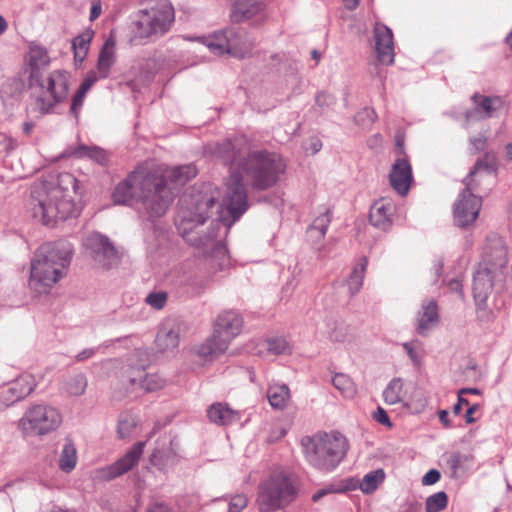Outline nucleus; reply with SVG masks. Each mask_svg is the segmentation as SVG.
<instances>
[{
	"label": "nucleus",
	"mask_w": 512,
	"mask_h": 512,
	"mask_svg": "<svg viewBox=\"0 0 512 512\" xmlns=\"http://www.w3.org/2000/svg\"><path fill=\"white\" fill-rule=\"evenodd\" d=\"M215 155L229 166L224 205L232 218L227 230L248 208L244 181L257 191L273 187L284 174L286 164L281 156L265 150L250 151L242 140H224L217 144Z\"/></svg>",
	"instance_id": "1"
},
{
	"label": "nucleus",
	"mask_w": 512,
	"mask_h": 512,
	"mask_svg": "<svg viewBox=\"0 0 512 512\" xmlns=\"http://www.w3.org/2000/svg\"><path fill=\"white\" fill-rule=\"evenodd\" d=\"M190 197L191 207L179 213L177 229L189 245L206 257L207 266L213 272L223 271L229 265L228 251L219 237L223 225L219 220H211L209 225L204 227L211 216L216 199L208 193L192 194Z\"/></svg>",
	"instance_id": "2"
},
{
	"label": "nucleus",
	"mask_w": 512,
	"mask_h": 512,
	"mask_svg": "<svg viewBox=\"0 0 512 512\" xmlns=\"http://www.w3.org/2000/svg\"><path fill=\"white\" fill-rule=\"evenodd\" d=\"M77 188V179L68 172L35 184L30 200L33 216L45 225L76 217L79 214V207L75 203Z\"/></svg>",
	"instance_id": "3"
},
{
	"label": "nucleus",
	"mask_w": 512,
	"mask_h": 512,
	"mask_svg": "<svg viewBox=\"0 0 512 512\" xmlns=\"http://www.w3.org/2000/svg\"><path fill=\"white\" fill-rule=\"evenodd\" d=\"M134 198L140 203L142 212L152 220L166 213L173 194L163 174L136 169L116 186L113 193L116 204H128Z\"/></svg>",
	"instance_id": "4"
},
{
	"label": "nucleus",
	"mask_w": 512,
	"mask_h": 512,
	"mask_svg": "<svg viewBox=\"0 0 512 512\" xmlns=\"http://www.w3.org/2000/svg\"><path fill=\"white\" fill-rule=\"evenodd\" d=\"M26 61L29 67L28 85L30 88L40 89L35 98L36 109L41 115L49 114L68 95L67 74L64 71L55 70L46 79L43 78L42 70L49 66L50 57L47 50L39 45L33 44L29 47Z\"/></svg>",
	"instance_id": "5"
},
{
	"label": "nucleus",
	"mask_w": 512,
	"mask_h": 512,
	"mask_svg": "<svg viewBox=\"0 0 512 512\" xmlns=\"http://www.w3.org/2000/svg\"><path fill=\"white\" fill-rule=\"evenodd\" d=\"M73 253L72 245L66 241L49 242L35 252L30 265L29 286L35 292L46 293L63 277Z\"/></svg>",
	"instance_id": "6"
},
{
	"label": "nucleus",
	"mask_w": 512,
	"mask_h": 512,
	"mask_svg": "<svg viewBox=\"0 0 512 512\" xmlns=\"http://www.w3.org/2000/svg\"><path fill=\"white\" fill-rule=\"evenodd\" d=\"M304 456L314 468L330 472L344 459L348 451V440L341 433H323L301 440Z\"/></svg>",
	"instance_id": "7"
},
{
	"label": "nucleus",
	"mask_w": 512,
	"mask_h": 512,
	"mask_svg": "<svg viewBox=\"0 0 512 512\" xmlns=\"http://www.w3.org/2000/svg\"><path fill=\"white\" fill-rule=\"evenodd\" d=\"M298 492L297 478L286 471H275L258 486L256 506L260 512H274L285 508Z\"/></svg>",
	"instance_id": "8"
},
{
	"label": "nucleus",
	"mask_w": 512,
	"mask_h": 512,
	"mask_svg": "<svg viewBox=\"0 0 512 512\" xmlns=\"http://www.w3.org/2000/svg\"><path fill=\"white\" fill-rule=\"evenodd\" d=\"M242 325L243 320L237 312H222L215 321L212 336L198 347L197 354L204 360L220 356L227 350L231 340L241 332Z\"/></svg>",
	"instance_id": "9"
},
{
	"label": "nucleus",
	"mask_w": 512,
	"mask_h": 512,
	"mask_svg": "<svg viewBox=\"0 0 512 512\" xmlns=\"http://www.w3.org/2000/svg\"><path fill=\"white\" fill-rule=\"evenodd\" d=\"M62 423L60 412L44 404H34L17 422V429L24 437H42L57 430Z\"/></svg>",
	"instance_id": "10"
},
{
	"label": "nucleus",
	"mask_w": 512,
	"mask_h": 512,
	"mask_svg": "<svg viewBox=\"0 0 512 512\" xmlns=\"http://www.w3.org/2000/svg\"><path fill=\"white\" fill-rule=\"evenodd\" d=\"M174 18V9L168 1L159 2L150 9L140 10L133 23L135 39L165 34L174 22Z\"/></svg>",
	"instance_id": "11"
},
{
	"label": "nucleus",
	"mask_w": 512,
	"mask_h": 512,
	"mask_svg": "<svg viewBox=\"0 0 512 512\" xmlns=\"http://www.w3.org/2000/svg\"><path fill=\"white\" fill-rule=\"evenodd\" d=\"M83 245L87 256L96 267L110 270L117 267L121 262V253L107 236L99 232L89 234Z\"/></svg>",
	"instance_id": "12"
},
{
	"label": "nucleus",
	"mask_w": 512,
	"mask_h": 512,
	"mask_svg": "<svg viewBox=\"0 0 512 512\" xmlns=\"http://www.w3.org/2000/svg\"><path fill=\"white\" fill-rule=\"evenodd\" d=\"M241 36V31L236 32L228 29L215 32L209 37H202L200 39L213 54L222 55L228 53L238 58H244L250 52V46H240L239 39Z\"/></svg>",
	"instance_id": "13"
},
{
	"label": "nucleus",
	"mask_w": 512,
	"mask_h": 512,
	"mask_svg": "<svg viewBox=\"0 0 512 512\" xmlns=\"http://www.w3.org/2000/svg\"><path fill=\"white\" fill-rule=\"evenodd\" d=\"M479 191L480 189H469L465 186V189L459 194L453 210L456 226L466 228L477 219L482 206V198L476 196L474 192Z\"/></svg>",
	"instance_id": "14"
},
{
	"label": "nucleus",
	"mask_w": 512,
	"mask_h": 512,
	"mask_svg": "<svg viewBox=\"0 0 512 512\" xmlns=\"http://www.w3.org/2000/svg\"><path fill=\"white\" fill-rule=\"evenodd\" d=\"M507 261V247L503 239L495 235L487 237L479 266L488 268L494 276H502Z\"/></svg>",
	"instance_id": "15"
},
{
	"label": "nucleus",
	"mask_w": 512,
	"mask_h": 512,
	"mask_svg": "<svg viewBox=\"0 0 512 512\" xmlns=\"http://www.w3.org/2000/svg\"><path fill=\"white\" fill-rule=\"evenodd\" d=\"M145 442L135 443L120 459L97 470V478L110 481L130 471L136 466L143 454Z\"/></svg>",
	"instance_id": "16"
},
{
	"label": "nucleus",
	"mask_w": 512,
	"mask_h": 512,
	"mask_svg": "<svg viewBox=\"0 0 512 512\" xmlns=\"http://www.w3.org/2000/svg\"><path fill=\"white\" fill-rule=\"evenodd\" d=\"M498 170V157L494 151L486 152L477 159L469 174L463 180L469 189H479L485 176H494Z\"/></svg>",
	"instance_id": "17"
},
{
	"label": "nucleus",
	"mask_w": 512,
	"mask_h": 512,
	"mask_svg": "<svg viewBox=\"0 0 512 512\" xmlns=\"http://www.w3.org/2000/svg\"><path fill=\"white\" fill-rule=\"evenodd\" d=\"M36 387L35 378L30 374H23L12 381L9 387L0 393V403L7 408L30 395Z\"/></svg>",
	"instance_id": "18"
},
{
	"label": "nucleus",
	"mask_w": 512,
	"mask_h": 512,
	"mask_svg": "<svg viewBox=\"0 0 512 512\" xmlns=\"http://www.w3.org/2000/svg\"><path fill=\"white\" fill-rule=\"evenodd\" d=\"M500 276H494L488 271V268L478 266L473 277V297L476 306L479 309H485L489 295L492 292L494 281H498Z\"/></svg>",
	"instance_id": "19"
},
{
	"label": "nucleus",
	"mask_w": 512,
	"mask_h": 512,
	"mask_svg": "<svg viewBox=\"0 0 512 512\" xmlns=\"http://www.w3.org/2000/svg\"><path fill=\"white\" fill-rule=\"evenodd\" d=\"M413 181L412 167L405 158H397L389 173L391 187L400 195L405 196Z\"/></svg>",
	"instance_id": "20"
},
{
	"label": "nucleus",
	"mask_w": 512,
	"mask_h": 512,
	"mask_svg": "<svg viewBox=\"0 0 512 512\" xmlns=\"http://www.w3.org/2000/svg\"><path fill=\"white\" fill-rule=\"evenodd\" d=\"M375 49L379 62L385 65L394 63V41L392 30L384 24L374 27Z\"/></svg>",
	"instance_id": "21"
},
{
	"label": "nucleus",
	"mask_w": 512,
	"mask_h": 512,
	"mask_svg": "<svg viewBox=\"0 0 512 512\" xmlns=\"http://www.w3.org/2000/svg\"><path fill=\"white\" fill-rule=\"evenodd\" d=\"M177 462V444L173 439L163 438L157 442V447L150 456V463L160 471L166 472L167 468Z\"/></svg>",
	"instance_id": "22"
},
{
	"label": "nucleus",
	"mask_w": 512,
	"mask_h": 512,
	"mask_svg": "<svg viewBox=\"0 0 512 512\" xmlns=\"http://www.w3.org/2000/svg\"><path fill=\"white\" fill-rule=\"evenodd\" d=\"M471 100L474 107L472 110L466 111L465 118L467 121L491 118L494 112L502 107V100L499 97L484 96L475 93L471 97Z\"/></svg>",
	"instance_id": "23"
},
{
	"label": "nucleus",
	"mask_w": 512,
	"mask_h": 512,
	"mask_svg": "<svg viewBox=\"0 0 512 512\" xmlns=\"http://www.w3.org/2000/svg\"><path fill=\"white\" fill-rule=\"evenodd\" d=\"M385 479V472L379 468L368 472L361 480L350 478L339 484V491L359 488L364 494L374 492Z\"/></svg>",
	"instance_id": "24"
},
{
	"label": "nucleus",
	"mask_w": 512,
	"mask_h": 512,
	"mask_svg": "<svg viewBox=\"0 0 512 512\" xmlns=\"http://www.w3.org/2000/svg\"><path fill=\"white\" fill-rule=\"evenodd\" d=\"M395 205L391 199L381 198L374 202L370 208L369 221L371 225L381 230H387L392 225Z\"/></svg>",
	"instance_id": "25"
},
{
	"label": "nucleus",
	"mask_w": 512,
	"mask_h": 512,
	"mask_svg": "<svg viewBox=\"0 0 512 512\" xmlns=\"http://www.w3.org/2000/svg\"><path fill=\"white\" fill-rule=\"evenodd\" d=\"M207 417L216 425L227 426L238 421L240 415L238 411L231 409L227 404L218 402L209 406Z\"/></svg>",
	"instance_id": "26"
},
{
	"label": "nucleus",
	"mask_w": 512,
	"mask_h": 512,
	"mask_svg": "<svg viewBox=\"0 0 512 512\" xmlns=\"http://www.w3.org/2000/svg\"><path fill=\"white\" fill-rule=\"evenodd\" d=\"M116 40L110 35L104 42L97 60V72L99 77L104 79L109 76L110 69L115 63Z\"/></svg>",
	"instance_id": "27"
},
{
	"label": "nucleus",
	"mask_w": 512,
	"mask_h": 512,
	"mask_svg": "<svg viewBox=\"0 0 512 512\" xmlns=\"http://www.w3.org/2000/svg\"><path fill=\"white\" fill-rule=\"evenodd\" d=\"M439 322L438 306L434 300L422 305V312L419 314L416 331L421 336H426Z\"/></svg>",
	"instance_id": "28"
},
{
	"label": "nucleus",
	"mask_w": 512,
	"mask_h": 512,
	"mask_svg": "<svg viewBox=\"0 0 512 512\" xmlns=\"http://www.w3.org/2000/svg\"><path fill=\"white\" fill-rule=\"evenodd\" d=\"M197 174V169L194 165L188 164L183 166H178L169 171L168 175L165 176L167 187L172 190L167 182V178L171 185L178 187L185 185L190 179L194 178ZM173 192V191H171ZM174 195V193H172Z\"/></svg>",
	"instance_id": "29"
},
{
	"label": "nucleus",
	"mask_w": 512,
	"mask_h": 512,
	"mask_svg": "<svg viewBox=\"0 0 512 512\" xmlns=\"http://www.w3.org/2000/svg\"><path fill=\"white\" fill-rule=\"evenodd\" d=\"M67 156L75 158H89L98 164L105 165L108 162L107 152L97 146L79 145L73 150L66 151Z\"/></svg>",
	"instance_id": "30"
},
{
	"label": "nucleus",
	"mask_w": 512,
	"mask_h": 512,
	"mask_svg": "<svg viewBox=\"0 0 512 512\" xmlns=\"http://www.w3.org/2000/svg\"><path fill=\"white\" fill-rule=\"evenodd\" d=\"M261 9L260 0H233V18L237 22L250 19Z\"/></svg>",
	"instance_id": "31"
},
{
	"label": "nucleus",
	"mask_w": 512,
	"mask_h": 512,
	"mask_svg": "<svg viewBox=\"0 0 512 512\" xmlns=\"http://www.w3.org/2000/svg\"><path fill=\"white\" fill-rule=\"evenodd\" d=\"M155 343L158 350L161 352L174 350L179 345L177 330L167 326L161 327L157 333Z\"/></svg>",
	"instance_id": "32"
},
{
	"label": "nucleus",
	"mask_w": 512,
	"mask_h": 512,
	"mask_svg": "<svg viewBox=\"0 0 512 512\" xmlns=\"http://www.w3.org/2000/svg\"><path fill=\"white\" fill-rule=\"evenodd\" d=\"M77 464V451L73 440L69 437L65 438L60 458L59 468L65 473L71 472Z\"/></svg>",
	"instance_id": "33"
},
{
	"label": "nucleus",
	"mask_w": 512,
	"mask_h": 512,
	"mask_svg": "<svg viewBox=\"0 0 512 512\" xmlns=\"http://www.w3.org/2000/svg\"><path fill=\"white\" fill-rule=\"evenodd\" d=\"M443 457L451 470V476L454 478L458 477L459 470H467L473 461L472 454H465L459 451L445 454Z\"/></svg>",
	"instance_id": "34"
},
{
	"label": "nucleus",
	"mask_w": 512,
	"mask_h": 512,
	"mask_svg": "<svg viewBox=\"0 0 512 512\" xmlns=\"http://www.w3.org/2000/svg\"><path fill=\"white\" fill-rule=\"evenodd\" d=\"M92 37L93 31L88 30L73 39L72 48L74 50V60L76 63H82L86 58Z\"/></svg>",
	"instance_id": "35"
},
{
	"label": "nucleus",
	"mask_w": 512,
	"mask_h": 512,
	"mask_svg": "<svg viewBox=\"0 0 512 512\" xmlns=\"http://www.w3.org/2000/svg\"><path fill=\"white\" fill-rule=\"evenodd\" d=\"M368 260L361 257L359 263L355 265L348 278V287L352 295L358 293L363 285V279L366 271Z\"/></svg>",
	"instance_id": "36"
},
{
	"label": "nucleus",
	"mask_w": 512,
	"mask_h": 512,
	"mask_svg": "<svg viewBox=\"0 0 512 512\" xmlns=\"http://www.w3.org/2000/svg\"><path fill=\"white\" fill-rule=\"evenodd\" d=\"M267 397L273 408L283 409L289 398V388L286 385L270 386L267 391Z\"/></svg>",
	"instance_id": "37"
},
{
	"label": "nucleus",
	"mask_w": 512,
	"mask_h": 512,
	"mask_svg": "<svg viewBox=\"0 0 512 512\" xmlns=\"http://www.w3.org/2000/svg\"><path fill=\"white\" fill-rule=\"evenodd\" d=\"M384 401L394 405L400 403L404 398L403 382L401 378L392 379L383 391Z\"/></svg>",
	"instance_id": "38"
},
{
	"label": "nucleus",
	"mask_w": 512,
	"mask_h": 512,
	"mask_svg": "<svg viewBox=\"0 0 512 512\" xmlns=\"http://www.w3.org/2000/svg\"><path fill=\"white\" fill-rule=\"evenodd\" d=\"M332 214L330 209L325 208L324 211L317 216L312 224L307 229V234L314 236V234H318V237H325L327 232V228L331 222Z\"/></svg>",
	"instance_id": "39"
},
{
	"label": "nucleus",
	"mask_w": 512,
	"mask_h": 512,
	"mask_svg": "<svg viewBox=\"0 0 512 512\" xmlns=\"http://www.w3.org/2000/svg\"><path fill=\"white\" fill-rule=\"evenodd\" d=\"M87 388V378L79 373L68 377L64 382V390L72 396L82 395Z\"/></svg>",
	"instance_id": "40"
},
{
	"label": "nucleus",
	"mask_w": 512,
	"mask_h": 512,
	"mask_svg": "<svg viewBox=\"0 0 512 512\" xmlns=\"http://www.w3.org/2000/svg\"><path fill=\"white\" fill-rule=\"evenodd\" d=\"M333 386L339 390L345 397H351L355 394L356 389L351 378L344 373H337L332 378Z\"/></svg>",
	"instance_id": "41"
},
{
	"label": "nucleus",
	"mask_w": 512,
	"mask_h": 512,
	"mask_svg": "<svg viewBox=\"0 0 512 512\" xmlns=\"http://www.w3.org/2000/svg\"><path fill=\"white\" fill-rule=\"evenodd\" d=\"M448 497L444 491L434 493L426 499V512H440L447 506Z\"/></svg>",
	"instance_id": "42"
},
{
	"label": "nucleus",
	"mask_w": 512,
	"mask_h": 512,
	"mask_svg": "<svg viewBox=\"0 0 512 512\" xmlns=\"http://www.w3.org/2000/svg\"><path fill=\"white\" fill-rule=\"evenodd\" d=\"M166 385V380L157 373H144L141 389L145 392L158 391Z\"/></svg>",
	"instance_id": "43"
},
{
	"label": "nucleus",
	"mask_w": 512,
	"mask_h": 512,
	"mask_svg": "<svg viewBox=\"0 0 512 512\" xmlns=\"http://www.w3.org/2000/svg\"><path fill=\"white\" fill-rule=\"evenodd\" d=\"M211 275L198 274L188 280V286L194 294H201L211 283Z\"/></svg>",
	"instance_id": "44"
},
{
	"label": "nucleus",
	"mask_w": 512,
	"mask_h": 512,
	"mask_svg": "<svg viewBox=\"0 0 512 512\" xmlns=\"http://www.w3.org/2000/svg\"><path fill=\"white\" fill-rule=\"evenodd\" d=\"M144 370L131 368L127 371V374L123 377V383L128 384L131 391H135L137 388L141 389L143 381Z\"/></svg>",
	"instance_id": "45"
},
{
	"label": "nucleus",
	"mask_w": 512,
	"mask_h": 512,
	"mask_svg": "<svg viewBox=\"0 0 512 512\" xmlns=\"http://www.w3.org/2000/svg\"><path fill=\"white\" fill-rule=\"evenodd\" d=\"M376 118V112L370 107L363 108L354 116L355 122L361 126H370Z\"/></svg>",
	"instance_id": "46"
},
{
	"label": "nucleus",
	"mask_w": 512,
	"mask_h": 512,
	"mask_svg": "<svg viewBox=\"0 0 512 512\" xmlns=\"http://www.w3.org/2000/svg\"><path fill=\"white\" fill-rule=\"evenodd\" d=\"M145 301L155 309H162L167 301V293L162 291L150 293L147 295Z\"/></svg>",
	"instance_id": "47"
},
{
	"label": "nucleus",
	"mask_w": 512,
	"mask_h": 512,
	"mask_svg": "<svg viewBox=\"0 0 512 512\" xmlns=\"http://www.w3.org/2000/svg\"><path fill=\"white\" fill-rule=\"evenodd\" d=\"M347 337L348 329L343 323H335L334 328L329 332V339L333 342L343 343Z\"/></svg>",
	"instance_id": "48"
},
{
	"label": "nucleus",
	"mask_w": 512,
	"mask_h": 512,
	"mask_svg": "<svg viewBox=\"0 0 512 512\" xmlns=\"http://www.w3.org/2000/svg\"><path fill=\"white\" fill-rule=\"evenodd\" d=\"M288 348V342L284 338L280 337L268 340V350L276 355L285 353Z\"/></svg>",
	"instance_id": "49"
},
{
	"label": "nucleus",
	"mask_w": 512,
	"mask_h": 512,
	"mask_svg": "<svg viewBox=\"0 0 512 512\" xmlns=\"http://www.w3.org/2000/svg\"><path fill=\"white\" fill-rule=\"evenodd\" d=\"M85 96L86 93L78 89L72 98L70 113L75 119H78L79 117V112L83 106Z\"/></svg>",
	"instance_id": "50"
},
{
	"label": "nucleus",
	"mask_w": 512,
	"mask_h": 512,
	"mask_svg": "<svg viewBox=\"0 0 512 512\" xmlns=\"http://www.w3.org/2000/svg\"><path fill=\"white\" fill-rule=\"evenodd\" d=\"M248 499L243 494L234 495L229 501L228 512H241L247 507Z\"/></svg>",
	"instance_id": "51"
},
{
	"label": "nucleus",
	"mask_w": 512,
	"mask_h": 512,
	"mask_svg": "<svg viewBox=\"0 0 512 512\" xmlns=\"http://www.w3.org/2000/svg\"><path fill=\"white\" fill-rule=\"evenodd\" d=\"M469 143L471 146V153L476 154L483 151L487 146V137L484 134H479L476 137H472L469 139Z\"/></svg>",
	"instance_id": "52"
},
{
	"label": "nucleus",
	"mask_w": 512,
	"mask_h": 512,
	"mask_svg": "<svg viewBox=\"0 0 512 512\" xmlns=\"http://www.w3.org/2000/svg\"><path fill=\"white\" fill-rule=\"evenodd\" d=\"M441 477V474L438 470L436 469H431L429 470L422 478V484L423 485H433L435 484L436 482L439 481Z\"/></svg>",
	"instance_id": "53"
},
{
	"label": "nucleus",
	"mask_w": 512,
	"mask_h": 512,
	"mask_svg": "<svg viewBox=\"0 0 512 512\" xmlns=\"http://www.w3.org/2000/svg\"><path fill=\"white\" fill-rule=\"evenodd\" d=\"M373 417L377 422H379L382 425H385L388 427L392 426V423L389 419L387 412L381 407L377 408L376 412H374Z\"/></svg>",
	"instance_id": "54"
},
{
	"label": "nucleus",
	"mask_w": 512,
	"mask_h": 512,
	"mask_svg": "<svg viewBox=\"0 0 512 512\" xmlns=\"http://www.w3.org/2000/svg\"><path fill=\"white\" fill-rule=\"evenodd\" d=\"M402 346L405 349V351L407 352L409 358L414 363V365L418 366L420 364V356L415 351V349L413 347V344L410 343V342H405V343L402 344Z\"/></svg>",
	"instance_id": "55"
},
{
	"label": "nucleus",
	"mask_w": 512,
	"mask_h": 512,
	"mask_svg": "<svg viewBox=\"0 0 512 512\" xmlns=\"http://www.w3.org/2000/svg\"><path fill=\"white\" fill-rule=\"evenodd\" d=\"M316 103L320 107H328L334 103V97L325 92H319L316 96Z\"/></svg>",
	"instance_id": "56"
},
{
	"label": "nucleus",
	"mask_w": 512,
	"mask_h": 512,
	"mask_svg": "<svg viewBox=\"0 0 512 512\" xmlns=\"http://www.w3.org/2000/svg\"><path fill=\"white\" fill-rule=\"evenodd\" d=\"M98 78H100V77L97 76L96 73H94V72L90 73L83 80V82L81 83V85H80V87L78 89H80L81 91L87 93V91L93 86V84L98 80Z\"/></svg>",
	"instance_id": "57"
},
{
	"label": "nucleus",
	"mask_w": 512,
	"mask_h": 512,
	"mask_svg": "<svg viewBox=\"0 0 512 512\" xmlns=\"http://www.w3.org/2000/svg\"><path fill=\"white\" fill-rule=\"evenodd\" d=\"M479 409V405L478 404H473L471 405L466 413H465V421L466 423H474L476 421V419L473 417V414Z\"/></svg>",
	"instance_id": "58"
},
{
	"label": "nucleus",
	"mask_w": 512,
	"mask_h": 512,
	"mask_svg": "<svg viewBox=\"0 0 512 512\" xmlns=\"http://www.w3.org/2000/svg\"><path fill=\"white\" fill-rule=\"evenodd\" d=\"M131 425L128 421H121L118 425V434L120 438H125L130 432Z\"/></svg>",
	"instance_id": "59"
},
{
	"label": "nucleus",
	"mask_w": 512,
	"mask_h": 512,
	"mask_svg": "<svg viewBox=\"0 0 512 512\" xmlns=\"http://www.w3.org/2000/svg\"><path fill=\"white\" fill-rule=\"evenodd\" d=\"M95 354V349L93 348H87L79 352L76 356L77 361H85L89 358H91Z\"/></svg>",
	"instance_id": "60"
},
{
	"label": "nucleus",
	"mask_w": 512,
	"mask_h": 512,
	"mask_svg": "<svg viewBox=\"0 0 512 512\" xmlns=\"http://www.w3.org/2000/svg\"><path fill=\"white\" fill-rule=\"evenodd\" d=\"M101 11H102L101 3L99 1L93 2L91 11H90V21H94L95 19H97L99 17V15L101 14Z\"/></svg>",
	"instance_id": "61"
},
{
	"label": "nucleus",
	"mask_w": 512,
	"mask_h": 512,
	"mask_svg": "<svg viewBox=\"0 0 512 512\" xmlns=\"http://www.w3.org/2000/svg\"><path fill=\"white\" fill-rule=\"evenodd\" d=\"M448 288L450 291L459 293L460 295H462V283L460 280H458V279L450 280L448 283Z\"/></svg>",
	"instance_id": "62"
},
{
	"label": "nucleus",
	"mask_w": 512,
	"mask_h": 512,
	"mask_svg": "<svg viewBox=\"0 0 512 512\" xmlns=\"http://www.w3.org/2000/svg\"><path fill=\"white\" fill-rule=\"evenodd\" d=\"M147 512H172L164 503H155L148 508Z\"/></svg>",
	"instance_id": "63"
},
{
	"label": "nucleus",
	"mask_w": 512,
	"mask_h": 512,
	"mask_svg": "<svg viewBox=\"0 0 512 512\" xmlns=\"http://www.w3.org/2000/svg\"><path fill=\"white\" fill-rule=\"evenodd\" d=\"M34 123L31 121L24 122L22 125V130L25 135H30L34 129Z\"/></svg>",
	"instance_id": "64"
}]
</instances>
